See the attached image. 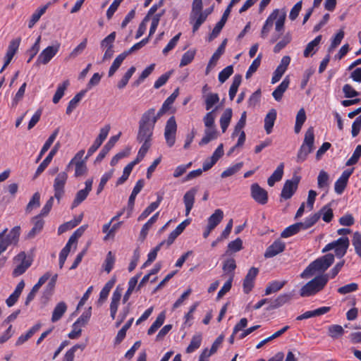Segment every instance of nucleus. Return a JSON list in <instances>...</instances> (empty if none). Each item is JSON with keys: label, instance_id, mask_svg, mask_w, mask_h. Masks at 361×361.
<instances>
[{"label": "nucleus", "instance_id": "obj_27", "mask_svg": "<svg viewBox=\"0 0 361 361\" xmlns=\"http://www.w3.org/2000/svg\"><path fill=\"white\" fill-rule=\"evenodd\" d=\"M322 40V35H318L306 46L303 55L305 57L312 56L317 50L318 46Z\"/></svg>", "mask_w": 361, "mask_h": 361}, {"label": "nucleus", "instance_id": "obj_7", "mask_svg": "<svg viewBox=\"0 0 361 361\" xmlns=\"http://www.w3.org/2000/svg\"><path fill=\"white\" fill-rule=\"evenodd\" d=\"M13 264L15 268L13 271V276L14 277L19 276L23 274L27 269L32 265V259L27 255L25 252H20L13 258Z\"/></svg>", "mask_w": 361, "mask_h": 361}, {"label": "nucleus", "instance_id": "obj_31", "mask_svg": "<svg viewBox=\"0 0 361 361\" xmlns=\"http://www.w3.org/2000/svg\"><path fill=\"white\" fill-rule=\"evenodd\" d=\"M202 97L204 100L205 109L207 111L212 109L219 102V97L216 93L209 92Z\"/></svg>", "mask_w": 361, "mask_h": 361}, {"label": "nucleus", "instance_id": "obj_34", "mask_svg": "<svg viewBox=\"0 0 361 361\" xmlns=\"http://www.w3.org/2000/svg\"><path fill=\"white\" fill-rule=\"evenodd\" d=\"M202 336L200 333L195 334L189 344V345L186 348V353H192L195 352L196 350H197L202 343Z\"/></svg>", "mask_w": 361, "mask_h": 361}, {"label": "nucleus", "instance_id": "obj_35", "mask_svg": "<svg viewBox=\"0 0 361 361\" xmlns=\"http://www.w3.org/2000/svg\"><path fill=\"white\" fill-rule=\"evenodd\" d=\"M41 327L40 324L34 325L25 334H22L16 341V345L18 346L23 344L30 338H31L37 331L39 330Z\"/></svg>", "mask_w": 361, "mask_h": 361}, {"label": "nucleus", "instance_id": "obj_46", "mask_svg": "<svg viewBox=\"0 0 361 361\" xmlns=\"http://www.w3.org/2000/svg\"><path fill=\"white\" fill-rule=\"evenodd\" d=\"M216 132L214 128H206L204 130V135L200 141L199 145L203 146L209 143L211 140L216 139Z\"/></svg>", "mask_w": 361, "mask_h": 361}, {"label": "nucleus", "instance_id": "obj_59", "mask_svg": "<svg viewBox=\"0 0 361 361\" xmlns=\"http://www.w3.org/2000/svg\"><path fill=\"white\" fill-rule=\"evenodd\" d=\"M227 39H224L221 44L218 47L216 51L213 54L212 58L210 59V63L216 64V62L219 59L220 56L224 54L225 51V47L226 45Z\"/></svg>", "mask_w": 361, "mask_h": 361}, {"label": "nucleus", "instance_id": "obj_21", "mask_svg": "<svg viewBox=\"0 0 361 361\" xmlns=\"http://www.w3.org/2000/svg\"><path fill=\"white\" fill-rule=\"evenodd\" d=\"M197 192V189L192 188L185 192L183 196V202L185 206V216H188L193 207L195 202V197Z\"/></svg>", "mask_w": 361, "mask_h": 361}, {"label": "nucleus", "instance_id": "obj_63", "mask_svg": "<svg viewBox=\"0 0 361 361\" xmlns=\"http://www.w3.org/2000/svg\"><path fill=\"white\" fill-rule=\"evenodd\" d=\"M215 109L207 113L203 118L204 126L207 128H214Z\"/></svg>", "mask_w": 361, "mask_h": 361}, {"label": "nucleus", "instance_id": "obj_51", "mask_svg": "<svg viewBox=\"0 0 361 361\" xmlns=\"http://www.w3.org/2000/svg\"><path fill=\"white\" fill-rule=\"evenodd\" d=\"M135 71V68L134 66L130 67L127 72L125 73L122 79L118 82L117 87L118 89H123L126 85L128 84L129 80L133 75Z\"/></svg>", "mask_w": 361, "mask_h": 361}, {"label": "nucleus", "instance_id": "obj_19", "mask_svg": "<svg viewBox=\"0 0 361 361\" xmlns=\"http://www.w3.org/2000/svg\"><path fill=\"white\" fill-rule=\"evenodd\" d=\"M259 272L258 269L252 267L249 269L244 281H243V291L248 293L251 291L254 286V282L256 276Z\"/></svg>", "mask_w": 361, "mask_h": 361}, {"label": "nucleus", "instance_id": "obj_1", "mask_svg": "<svg viewBox=\"0 0 361 361\" xmlns=\"http://www.w3.org/2000/svg\"><path fill=\"white\" fill-rule=\"evenodd\" d=\"M286 18V11L285 9H274L265 20L260 32V37L263 39L267 38L271 30L275 24V30L277 32H281L284 30V24Z\"/></svg>", "mask_w": 361, "mask_h": 361}, {"label": "nucleus", "instance_id": "obj_26", "mask_svg": "<svg viewBox=\"0 0 361 361\" xmlns=\"http://www.w3.org/2000/svg\"><path fill=\"white\" fill-rule=\"evenodd\" d=\"M158 216L159 212H157L143 225L139 235V239L141 241H144L145 240L148 234V231L152 228L153 224L157 221Z\"/></svg>", "mask_w": 361, "mask_h": 361}, {"label": "nucleus", "instance_id": "obj_60", "mask_svg": "<svg viewBox=\"0 0 361 361\" xmlns=\"http://www.w3.org/2000/svg\"><path fill=\"white\" fill-rule=\"evenodd\" d=\"M115 260L116 259L114 255L111 251H109L106 255L104 263L103 264V267L107 273H109L112 270Z\"/></svg>", "mask_w": 361, "mask_h": 361}, {"label": "nucleus", "instance_id": "obj_62", "mask_svg": "<svg viewBox=\"0 0 361 361\" xmlns=\"http://www.w3.org/2000/svg\"><path fill=\"white\" fill-rule=\"evenodd\" d=\"M40 204V194L37 192H35L29 203L26 207V212H30L34 208L39 207Z\"/></svg>", "mask_w": 361, "mask_h": 361}, {"label": "nucleus", "instance_id": "obj_10", "mask_svg": "<svg viewBox=\"0 0 361 361\" xmlns=\"http://www.w3.org/2000/svg\"><path fill=\"white\" fill-rule=\"evenodd\" d=\"M177 123L174 116L170 117L166 121L164 129V138L167 145L170 147L176 142Z\"/></svg>", "mask_w": 361, "mask_h": 361}, {"label": "nucleus", "instance_id": "obj_55", "mask_svg": "<svg viewBox=\"0 0 361 361\" xmlns=\"http://www.w3.org/2000/svg\"><path fill=\"white\" fill-rule=\"evenodd\" d=\"M322 219L325 222H330L334 216L333 210L329 204L324 206L319 211Z\"/></svg>", "mask_w": 361, "mask_h": 361}, {"label": "nucleus", "instance_id": "obj_50", "mask_svg": "<svg viewBox=\"0 0 361 361\" xmlns=\"http://www.w3.org/2000/svg\"><path fill=\"white\" fill-rule=\"evenodd\" d=\"M243 166V163L239 162L229 166L228 169H226L225 171L222 172L221 175V178H227L234 175L241 169Z\"/></svg>", "mask_w": 361, "mask_h": 361}, {"label": "nucleus", "instance_id": "obj_25", "mask_svg": "<svg viewBox=\"0 0 361 361\" xmlns=\"http://www.w3.org/2000/svg\"><path fill=\"white\" fill-rule=\"evenodd\" d=\"M276 111L274 109H271L264 118V129L267 134L272 131L275 121L276 119Z\"/></svg>", "mask_w": 361, "mask_h": 361}, {"label": "nucleus", "instance_id": "obj_45", "mask_svg": "<svg viewBox=\"0 0 361 361\" xmlns=\"http://www.w3.org/2000/svg\"><path fill=\"white\" fill-rule=\"evenodd\" d=\"M321 217L320 213H315L314 214H312L307 217L305 220L303 222H299L300 224H302V229L306 230L309 228L312 227L314 224H316L318 220Z\"/></svg>", "mask_w": 361, "mask_h": 361}, {"label": "nucleus", "instance_id": "obj_58", "mask_svg": "<svg viewBox=\"0 0 361 361\" xmlns=\"http://www.w3.org/2000/svg\"><path fill=\"white\" fill-rule=\"evenodd\" d=\"M243 249V241L238 238L235 240L230 242L228 245L226 254L228 252H237Z\"/></svg>", "mask_w": 361, "mask_h": 361}, {"label": "nucleus", "instance_id": "obj_11", "mask_svg": "<svg viewBox=\"0 0 361 361\" xmlns=\"http://www.w3.org/2000/svg\"><path fill=\"white\" fill-rule=\"evenodd\" d=\"M111 129L110 125L107 124L100 129L99 134L94 141L93 144L87 150L85 159L92 156L102 145L103 142L106 140Z\"/></svg>", "mask_w": 361, "mask_h": 361}, {"label": "nucleus", "instance_id": "obj_56", "mask_svg": "<svg viewBox=\"0 0 361 361\" xmlns=\"http://www.w3.org/2000/svg\"><path fill=\"white\" fill-rule=\"evenodd\" d=\"M116 39V32L110 33L101 42V48L103 49L114 48V43Z\"/></svg>", "mask_w": 361, "mask_h": 361}, {"label": "nucleus", "instance_id": "obj_16", "mask_svg": "<svg viewBox=\"0 0 361 361\" xmlns=\"http://www.w3.org/2000/svg\"><path fill=\"white\" fill-rule=\"evenodd\" d=\"M251 196L258 203L264 204L267 202V192L261 188L257 183L252 184L251 186Z\"/></svg>", "mask_w": 361, "mask_h": 361}, {"label": "nucleus", "instance_id": "obj_15", "mask_svg": "<svg viewBox=\"0 0 361 361\" xmlns=\"http://www.w3.org/2000/svg\"><path fill=\"white\" fill-rule=\"evenodd\" d=\"M157 121V117H155V109L151 108L142 115L139 126L154 129Z\"/></svg>", "mask_w": 361, "mask_h": 361}, {"label": "nucleus", "instance_id": "obj_30", "mask_svg": "<svg viewBox=\"0 0 361 361\" xmlns=\"http://www.w3.org/2000/svg\"><path fill=\"white\" fill-rule=\"evenodd\" d=\"M284 164L281 163L274 171L272 175L268 178L267 183L269 186L272 187L276 182L281 180L283 174Z\"/></svg>", "mask_w": 361, "mask_h": 361}, {"label": "nucleus", "instance_id": "obj_32", "mask_svg": "<svg viewBox=\"0 0 361 361\" xmlns=\"http://www.w3.org/2000/svg\"><path fill=\"white\" fill-rule=\"evenodd\" d=\"M67 310V305L64 302H59L54 309L51 316V322L59 321Z\"/></svg>", "mask_w": 361, "mask_h": 361}, {"label": "nucleus", "instance_id": "obj_40", "mask_svg": "<svg viewBox=\"0 0 361 361\" xmlns=\"http://www.w3.org/2000/svg\"><path fill=\"white\" fill-rule=\"evenodd\" d=\"M302 224L296 223L286 228L281 233V238H289L302 231Z\"/></svg>", "mask_w": 361, "mask_h": 361}, {"label": "nucleus", "instance_id": "obj_37", "mask_svg": "<svg viewBox=\"0 0 361 361\" xmlns=\"http://www.w3.org/2000/svg\"><path fill=\"white\" fill-rule=\"evenodd\" d=\"M162 200L161 197H158V199L156 202H152L138 216L137 220L139 221L144 220L146 219L152 212H153L155 209L158 208Z\"/></svg>", "mask_w": 361, "mask_h": 361}, {"label": "nucleus", "instance_id": "obj_13", "mask_svg": "<svg viewBox=\"0 0 361 361\" xmlns=\"http://www.w3.org/2000/svg\"><path fill=\"white\" fill-rule=\"evenodd\" d=\"M300 179L298 177H294L290 180H287L283 187L281 196L285 200L290 199L298 188Z\"/></svg>", "mask_w": 361, "mask_h": 361}, {"label": "nucleus", "instance_id": "obj_41", "mask_svg": "<svg viewBox=\"0 0 361 361\" xmlns=\"http://www.w3.org/2000/svg\"><path fill=\"white\" fill-rule=\"evenodd\" d=\"M126 58V54L123 53H121L116 56L109 68L108 73L109 77H112L115 74Z\"/></svg>", "mask_w": 361, "mask_h": 361}, {"label": "nucleus", "instance_id": "obj_2", "mask_svg": "<svg viewBox=\"0 0 361 361\" xmlns=\"http://www.w3.org/2000/svg\"><path fill=\"white\" fill-rule=\"evenodd\" d=\"M286 18V11L285 9H274L265 20L260 32V37L263 39L267 38L271 30L275 24V30L277 32H281L284 30V24Z\"/></svg>", "mask_w": 361, "mask_h": 361}, {"label": "nucleus", "instance_id": "obj_24", "mask_svg": "<svg viewBox=\"0 0 361 361\" xmlns=\"http://www.w3.org/2000/svg\"><path fill=\"white\" fill-rule=\"evenodd\" d=\"M290 79L288 76H286L281 83L272 92V96L276 101L279 102L282 99L283 94L288 89Z\"/></svg>", "mask_w": 361, "mask_h": 361}, {"label": "nucleus", "instance_id": "obj_29", "mask_svg": "<svg viewBox=\"0 0 361 361\" xmlns=\"http://www.w3.org/2000/svg\"><path fill=\"white\" fill-rule=\"evenodd\" d=\"M224 218V212L221 209H217L208 219V226L210 229H214Z\"/></svg>", "mask_w": 361, "mask_h": 361}, {"label": "nucleus", "instance_id": "obj_5", "mask_svg": "<svg viewBox=\"0 0 361 361\" xmlns=\"http://www.w3.org/2000/svg\"><path fill=\"white\" fill-rule=\"evenodd\" d=\"M314 129L312 127H310L305 132L303 142L298 150L297 162H302L307 159L308 154L314 149Z\"/></svg>", "mask_w": 361, "mask_h": 361}, {"label": "nucleus", "instance_id": "obj_47", "mask_svg": "<svg viewBox=\"0 0 361 361\" xmlns=\"http://www.w3.org/2000/svg\"><path fill=\"white\" fill-rule=\"evenodd\" d=\"M165 320V313H160L157 317L156 320L153 322L151 326L149 328L147 331V334L149 335H152L156 331L161 327V326L164 324Z\"/></svg>", "mask_w": 361, "mask_h": 361}, {"label": "nucleus", "instance_id": "obj_61", "mask_svg": "<svg viewBox=\"0 0 361 361\" xmlns=\"http://www.w3.org/2000/svg\"><path fill=\"white\" fill-rule=\"evenodd\" d=\"M195 51L190 49L187 51L182 56L180 62V67H183L190 63L194 59Z\"/></svg>", "mask_w": 361, "mask_h": 361}, {"label": "nucleus", "instance_id": "obj_9", "mask_svg": "<svg viewBox=\"0 0 361 361\" xmlns=\"http://www.w3.org/2000/svg\"><path fill=\"white\" fill-rule=\"evenodd\" d=\"M68 173L66 171H62L57 174L56 176L53 188L54 191V197L59 202L65 193V185L68 180Z\"/></svg>", "mask_w": 361, "mask_h": 361}, {"label": "nucleus", "instance_id": "obj_20", "mask_svg": "<svg viewBox=\"0 0 361 361\" xmlns=\"http://www.w3.org/2000/svg\"><path fill=\"white\" fill-rule=\"evenodd\" d=\"M61 145L59 142H56V145L54 146V147L51 149L49 154L47 156V157L42 161V162L39 164V166L37 167L35 176H38L40 173H42L45 169L48 166V165L51 163L53 157L56 155L57 152L59 151Z\"/></svg>", "mask_w": 361, "mask_h": 361}, {"label": "nucleus", "instance_id": "obj_38", "mask_svg": "<svg viewBox=\"0 0 361 361\" xmlns=\"http://www.w3.org/2000/svg\"><path fill=\"white\" fill-rule=\"evenodd\" d=\"M232 109L230 108L226 109L220 118V126L223 133H225L227 130L231 118H232Z\"/></svg>", "mask_w": 361, "mask_h": 361}, {"label": "nucleus", "instance_id": "obj_54", "mask_svg": "<svg viewBox=\"0 0 361 361\" xmlns=\"http://www.w3.org/2000/svg\"><path fill=\"white\" fill-rule=\"evenodd\" d=\"M329 174L326 171L322 170L317 177L318 188L321 189L327 188L329 185Z\"/></svg>", "mask_w": 361, "mask_h": 361}, {"label": "nucleus", "instance_id": "obj_33", "mask_svg": "<svg viewBox=\"0 0 361 361\" xmlns=\"http://www.w3.org/2000/svg\"><path fill=\"white\" fill-rule=\"evenodd\" d=\"M32 222L34 224L33 228L30 231L27 233L28 238H32L39 233L44 226V221L39 217V216H37L32 219Z\"/></svg>", "mask_w": 361, "mask_h": 361}, {"label": "nucleus", "instance_id": "obj_64", "mask_svg": "<svg viewBox=\"0 0 361 361\" xmlns=\"http://www.w3.org/2000/svg\"><path fill=\"white\" fill-rule=\"evenodd\" d=\"M352 244L354 246L356 254L361 257V234L355 232L353 235Z\"/></svg>", "mask_w": 361, "mask_h": 361}, {"label": "nucleus", "instance_id": "obj_52", "mask_svg": "<svg viewBox=\"0 0 361 361\" xmlns=\"http://www.w3.org/2000/svg\"><path fill=\"white\" fill-rule=\"evenodd\" d=\"M89 193V192L84 189L80 190L75 195V199L71 205V208L73 209L81 204L87 198Z\"/></svg>", "mask_w": 361, "mask_h": 361}, {"label": "nucleus", "instance_id": "obj_43", "mask_svg": "<svg viewBox=\"0 0 361 361\" xmlns=\"http://www.w3.org/2000/svg\"><path fill=\"white\" fill-rule=\"evenodd\" d=\"M291 298V295L290 294H281L279 295L275 300L271 301L269 309H276L286 302H288Z\"/></svg>", "mask_w": 361, "mask_h": 361}, {"label": "nucleus", "instance_id": "obj_18", "mask_svg": "<svg viewBox=\"0 0 361 361\" xmlns=\"http://www.w3.org/2000/svg\"><path fill=\"white\" fill-rule=\"evenodd\" d=\"M286 247V243L281 240H275L271 245H269L265 252L264 257L266 258L273 257L278 254L282 252Z\"/></svg>", "mask_w": 361, "mask_h": 361}, {"label": "nucleus", "instance_id": "obj_48", "mask_svg": "<svg viewBox=\"0 0 361 361\" xmlns=\"http://www.w3.org/2000/svg\"><path fill=\"white\" fill-rule=\"evenodd\" d=\"M85 348V344H76L73 345L71 348H70L64 355L63 361H73L75 357V353L78 350L80 349L83 350Z\"/></svg>", "mask_w": 361, "mask_h": 361}, {"label": "nucleus", "instance_id": "obj_23", "mask_svg": "<svg viewBox=\"0 0 361 361\" xmlns=\"http://www.w3.org/2000/svg\"><path fill=\"white\" fill-rule=\"evenodd\" d=\"M207 14L202 12H197L195 13H190V23L192 24V31L195 32L202 24L206 20Z\"/></svg>", "mask_w": 361, "mask_h": 361}, {"label": "nucleus", "instance_id": "obj_36", "mask_svg": "<svg viewBox=\"0 0 361 361\" xmlns=\"http://www.w3.org/2000/svg\"><path fill=\"white\" fill-rule=\"evenodd\" d=\"M87 92V90H81L80 92H78L76 95L74 96V97L68 102V106L66 108V114H71L72 111L76 108L80 101L82 99V98L84 97L85 93Z\"/></svg>", "mask_w": 361, "mask_h": 361}, {"label": "nucleus", "instance_id": "obj_3", "mask_svg": "<svg viewBox=\"0 0 361 361\" xmlns=\"http://www.w3.org/2000/svg\"><path fill=\"white\" fill-rule=\"evenodd\" d=\"M334 262L333 254H326L311 262L306 269L301 273L300 277L307 279L316 274L323 273L326 271Z\"/></svg>", "mask_w": 361, "mask_h": 361}, {"label": "nucleus", "instance_id": "obj_49", "mask_svg": "<svg viewBox=\"0 0 361 361\" xmlns=\"http://www.w3.org/2000/svg\"><path fill=\"white\" fill-rule=\"evenodd\" d=\"M164 13H165V10H162L152 17V23H151V26L149 28V37H151L152 35H153L154 34V32H156V30L159 23V20H160L161 18L162 17V16L164 14Z\"/></svg>", "mask_w": 361, "mask_h": 361}, {"label": "nucleus", "instance_id": "obj_57", "mask_svg": "<svg viewBox=\"0 0 361 361\" xmlns=\"http://www.w3.org/2000/svg\"><path fill=\"white\" fill-rule=\"evenodd\" d=\"M246 118H247V114H246V112L244 111L241 114V116H240L238 122L237 123V124L235 126L234 130L231 135V137L233 138L234 137L237 136L239 131L243 130V128L246 123Z\"/></svg>", "mask_w": 361, "mask_h": 361}, {"label": "nucleus", "instance_id": "obj_28", "mask_svg": "<svg viewBox=\"0 0 361 361\" xmlns=\"http://www.w3.org/2000/svg\"><path fill=\"white\" fill-rule=\"evenodd\" d=\"M59 133V128H56L54 130V131L52 133V134L49 137V138L47 140L44 145L42 146L40 152L38 155V157L37 159V161H38L43 155L48 151V149L50 148L51 145L53 144L54 140H56L58 134Z\"/></svg>", "mask_w": 361, "mask_h": 361}, {"label": "nucleus", "instance_id": "obj_12", "mask_svg": "<svg viewBox=\"0 0 361 361\" xmlns=\"http://www.w3.org/2000/svg\"><path fill=\"white\" fill-rule=\"evenodd\" d=\"M60 48V44L57 43L54 46H49L44 49L38 56L36 64H47L58 53Z\"/></svg>", "mask_w": 361, "mask_h": 361}, {"label": "nucleus", "instance_id": "obj_22", "mask_svg": "<svg viewBox=\"0 0 361 361\" xmlns=\"http://www.w3.org/2000/svg\"><path fill=\"white\" fill-rule=\"evenodd\" d=\"M154 129L139 126L137 140L139 142H150L153 135Z\"/></svg>", "mask_w": 361, "mask_h": 361}, {"label": "nucleus", "instance_id": "obj_53", "mask_svg": "<svg viewBox=\"0 0 361 361\" xmlns=\"http://www.w3.org/2000/svg\"><path fill=\"white\" fill-rule=\"evenodd\" d=\"M165 243L160 242L152 250H151L147 255V260L144 264V266L146 267L148 264H151L153 261L155 260L157 252L161 250V247H164Z\"/></svg>", "mask_w": 361, "mask_h": 361}, {"label": "nucleus", "instance_id": "obj_44", "mask_svg": "<svg viewBox=\"0 0 361 361\" xmlns=\"http://www.w3.org/2000/svg\"><path fill=\"white\" fill-rule=\"evenodd\" d=\"M69 85V81L68 80L63 81L62 83L59 84L57 87L56 91L53 97L52 101L54 104L59 103L60 99L64 95L65 90Z\"/></svg>", "mask_w": 361, "mask_h": 361}, {"label": "nucleus", "instance_id": "obj_42", "mask_svg": "<svg viewBox=\"0 0 361 361\" xmlns=\"http://www.w3.org/2000/svg\"><path fill=\"white\" fill-rule=\"evenodd\" d=\"M344 333V329L341 325L332 324L328 326V335L333 339L341 337Z\"/></svg>", "mask_w": 361, "mask_h": 361}, {"label": "nucleus", "instance_id": "obj_8", "mask_svg": "<svg viewBox=\"0 0 361 361\" xmlns=\"http://www.w3.org/2000/svg\"><path fill=\"white\" fill-rule=\"evenodd\" d=\"M350 242L348 237H341L338 240L328 243L323 249L322 252H326L331 250H334L335 255L337 257H343L349 247Z\"/></svg>", "mask_w": 361, "mask_h": 361}, {"label": "nucleus", "instance_id": "obj_39", "mask_svg": "<svg viewBox=\"0 0 361 361\" xmlns=\"http://www.w3.org/2000/svg\"><path fill=\"white\" fill-rule=\"evenodd\" d=\"M286 283V281H273L270 282L265 289V295H269L280 290Z\"/></svg>", "mask_w": 361, "mask_h": 361}, {"label": "nucleus", "instance_id": "obj_17", "mask_svg": "<svg viewBox=\"0 0 361 361\" xmlns=\"http://www.w3.org/2000/svg\"><path fill=\"white\" fill-rule=\"evenodd\" d=\"M290 62V58L288 56H285L281 59L280 64L278 66L275 71L274 72V75L271 78V83L275 84L282 77V75L286 72L288 65Z\"/></svg>", "mask_w": 361, "mask_h": 361}, {"label": "nucleus", "instance_id": "obj_4", "mask_svg": "<svg viewBox=\"0 0 361 361\" xmlns=\"http://www.w3.org/2000/svg\"><path fill=\"white\" fill-rule=\"evenodd\" d=\"M329 281V274H320L303 286L300 295L302 297L314 295L321 291Z\"/></svg>", "mask_w": 361, "mask_h": 361}, {"label": "nucleus", "instance_id": "obj_14", "mask_svg": "<svg viewBox=\"0 0 361 361\" xmlns=\"http://www.w3.org/2000/svg\"><path fill=\"white\" fill-rule=\"evenodd\" d=\"M123 288L120 286H117L114 290L110 303V316L112 319H115L116 312L120 304V301L122 297Z\"/></svg>", "mask_w": 361, "mask_h": 361}, {"label": "nucleus", "instance_id": "obj_6", "mask_svg": "<svg viewBox=\"0 0 361 361\" xmlns=\"http://www.w3.org/2000/svg\"><path fill=\"white\" fill-rule=\"evenodd\" d=\"M7 231L8 229L5 228L0 233V255L6 251L9 245H16L19 241L20 235V227L19 226L13 227L9 233L6 235Z\"/></svg>", "mask_w": 361, "mask_h": 361}]
</instances>
